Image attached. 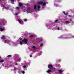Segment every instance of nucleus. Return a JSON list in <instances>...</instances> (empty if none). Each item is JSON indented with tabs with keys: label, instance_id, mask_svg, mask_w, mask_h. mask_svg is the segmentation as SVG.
<instances>
[{
	"label": "nucleus",
	"instance_id": "obj_1",
	"mask_svg": "<svg viewBox=\"0 0 74 74\" xmlns=\"http://www.w3.org/2000/svg\"><path fill=\"white\" fill-rule=\"evenodd\" d=\"M41 8V7L39 5H35L34 6V9L36 10H38L39 11L40 8Z\"/></svg>",
	"mask_w": 74,
	"mask_h": 74
},
{
	"label": "nucleus",
	"instance_id": "obj_2",
	"mask_svg": "<svg viewBox=\"0 0 74 74\" xmlns=\"http://www.w3.org/2000/svg\"><path fill=\"white\" fill-rule=\"evenodd\" d=\"M38 4H42L43 6H45L47 4V3L45 2H43L42 1H40L39 3H38Z\"/></svg>",
	"mask_w": 74,
	"mask_h": 74
},
{
	"label": "nucleus",
	"instance_id": "obj_3",
	"mask_svg": "<svg viewBox=\"0 0 74 74\" xmlns=\"http://www.w3.org/2000/svg\"><path fill=\"white\" fill-rule=\"evenodd\" d=\"M22 42H24L25 44H27V42H28V40L24 38V39L22 40Z\"/></svg>",
	"mask_w": 74,
	"mask_h": 74
},
{
	"label": "nucleus",
	"instance_id": "obj_4",
	"mask_svg": "<svg viewBox=\"0 0 74 74\" xmlns=\"http://www.w3.org/2000/svg\"><path fill=\"white\" fill-rule=\"evenodd\" d=\"M48 67L49 69L50 68V69H52L53 68V66L51 64H49L48 65Z\"/></svg>",
	"mask_w": 74,
	"mask_h": 74
},
{
	"label": "nucleus",
	"instance_id": "obj_5",
	"mask_svg": "<svg viewBox=\"0 0 74 74\" xmlns=\"http://www.w3.org/2000/svg\"><path fill=\"white\" fill-rule=\"evenodd\" d=\"M0 30L1 31L3 32L4 31V30H5V29L4 28H0Z\"/></svg>",
	"mask_w": 74,
	"mask_h": 74
},
{
	"label": "nucleus",
	"instance_id": "obj_6",
	"mask_svg": "<svg viewBox=\"0 0 74 74\" xmlns=\"http://www.w3.org/2000/svg\"><path fill=\"white\" fill-rule=\"evenodd\" d=\"M1 39H5L6 38L4 36H2V37H1Z\"/></svg>",
	"mask_w": 74,
	"mask_h": 74
},
{
	"label": "nucleus",
	"instance_id": "obj_7",
	"mask_svg": "<svg viewBox=\"0 0 74 74\" xmlns=\"http://www.w3.org/2000/svg\"><path fill=\"white\" fill-rule=\"evenodd\" d=\"M51 70L49 69L48 71H47V72L48 73H50V72H51Z\"/></svg>",
	"mask_w": 74,
	"mask_h": 74
},
{
	"label": "nucleus",
	"instance_id": "obj_8",
	"mask_svg": "<svg viewBox=\"0 0 74 74\" xmlns=\"http://www.w3.org/2000/svg\"><path fill=\"white\" fill-rule=\"evenodd\" d=\"M18 5L19 6V7H21L23 5V4L21 3H19Z\"/></svg>",
	"mask_w": 74,
	"mask_h": 74
},
{
	"label": "nucleus",
	"instance_id": "obj_9",
	"mask_svg": "<svg viewBox=\"0 0 74 74\" xmlns=\"http://www.w3.org/2000/svg\"><path fill=\"white\" fill-rule=\"evenodd\" d=\"M63 14H64L65 15H68V13H65V12H64V11L63 12Z\"/></svg>",
	"mask_w": 74,
	"mask_h": 74
},
{
	"label": "nucleus",
	"instance_id": "obj_10",
	"mask_svg": "<svg viewBox=\"0 0 74 74\" xmlns=\"http://www.w3.org/2000/svg\"><path fill=\"white\" fill-rule=\"evenodd\" d=\"M42 39H41L40 38L38 39V41L39 42H41V41H42Z\"/></svg>",
	"mask_w": 74,
	"mask_h": 74
},
{
	"label": "nucleus",
	"instance_id": "obj_11",
	"mask_svg": "<svg viewBox=\"0 0 74 74\" xmlns=\"http://www.w3.org/2000/svg\"><path fill=\"white\" fill-rule=\"evenodd\" d=\"M65 23L66 24H68V23H70V22H69V21H65Z\"/></svg>",
	"mask_w": 74,
	"mask_h": 74
},
{
	"label": "nucleus",
	"instance_id": "obj_12",
	"mask_svg": "<svg viewBox=\"0 0 74 74\" xmlns=\"http://www.w3.org/2000/svg\"><path fill=\"white\" fill-rule=\"evenodd\" d=\"M3 7L5 9H7V8H8L9 7L8 6L4 7V5H3Z\"/></svg>",
	"mask_w": 74,
	"mask_h": 74
},
{
	"label": "nucleus",
	"instance_id": "obj_13",
	"mask_svg": "<svg viewBox=\"0 0 74 74\" xmlns=\"http://www.w3.org/2000/svg\"><path fill=\"white\" fill-rule=\"evenodd\" d=\"M59 72L60 73H62V70H59Z\"/></svg>",
	"mask_w": 74,
	"mask_h": 74
},
{
	"label": "nucleus",
	"instance_id": "obj_14",
	"mask_svg": "<svg viewBox=\"0 0 74 74\" xmlns=\"http://www.w3.org/2000/svg\"><path fill=\"white\" fill-rule=\"evenodd\" d=\"M28 11H29V12H33L32 10H30V9H28Z\"/></svg>",
	"mask_w": 74,
	"mask_h": 74
},
{
	"label": "nucleus",
	"instance_id": "obj_15",
	"mask_svg": "<svg viewBox=\"0 0 74 74\" xmlns=\"http://www.w3.org/2000/svg\"><path fill=\"white\" fill-rule=\"evenodd\" d=\"M11 56H12L11 55H8L7 56V57H8V58H11Z\"/></svg>",
	"mask_w": 74,
	"mask_h": 74
},
{
	"label": "nucleus",
	"instance_id": "obj_16",
	"mask_svg": "<svg viewBox=\"0 0 74 74\" xmlns=\"http://www.w3.org/2000/svg\"><path fill=\"white\" fill-rule=\"evenodd\" d=\"M18 21L19 22V23H22V21H21L19 19H18Z\"/></svg>",
	"mask_w": 74,
	"mask_h": 74
},
{
	"label": "nucleus",
	"instance_id": "obj_17",
	"mask_svg": "<svg viewBox=\"0 0 74 74\" xmlns=\"http://www.w3.org/2000/svg\"><path fill=\"white\" fill-rule=\"evenodd\" d=\"M27 20L26 18H25L24 19V21L25 22H26V21H27Z\"/></svg>",
	"mask_w": 74,
	"mask_h": 74
},
{
	"label": "nucleus",
	"instance_id": "obj_18",
	"mask_svg": "<svg viewBox=\"0 0 74 74\" xmlns=\"http://www.w3.org/2000/svg\"><path fill=\"white\" fill-rule=\"evenodd\" d=\"M21 58H19L18 59V62H21Z\"/></svg>",
	"mask_w": 74,
	"mask_h": 74
},
{
	"label": "nucleus",
	"instance_id": "obj_19",
	"mask_svg": "<svg viewBox=\"0 0 74 74\" xmlns=\"http://www.w3.org/2000/svg\"><path fill=\"white\" fill-rule=\"evenodd\" d=\"M32 48H33V49H36V47L34 46L32 47Z\"/></svg>",
	"mask_w": 74,
	"mask_h": 74
},
{
	"label": "nucleus",
	"instance_id": "obj_20",
	"mask_svg": "<svg viewBox=\"0 0 74 74\" xmlns=\"http://www.w3.org/2000/svg\"><path fill=\"white\" fill-rule=\"evenodd\" d=\"M0 24H2V25H3V22L1 21L0 22Z\"/></svg>",
	"mask_w": 74,
	"mask_h": 74
},
{
	"label": "nucleus",
	"instance_id": "obj_21",
	"mask_svg": "<svg viewBox=\"0 0 74 74\" xmlns=\"http://www.w3.org/2000/svg\"><path fill=\"white\" fill-rule=\"evenodd\" d=\"M58 22V20H56L55 21V23H57V22Z\"/></svg>",
	"mask_w": 74,
	"mask_h": 74
},
{
	"label": "nucleus",
	"instance_id": "obj_22",
	"mask_svg": "<svg viewBox=\"0 0 74 74\" xmlns=\"http://www.w3.org/2000/svg\"><path fill=\"white\" fill-rule=\"evenodd\" d=\"M42 46H43V44L41 43L40 44V47H42Z\"/></svg>",
	"mask_w": 74,
	"mask_h": 74
},
{
	"label": "nucleus",
	"instance_id": "obj_23",
	"mask_svg": "<svg viewBox=\"0 0 74 74\" xmlns=\"http://www.w3.org/2000/svg\"><path fill=\"white\" fill-rule=\"evenodd\" d=\"M20 45H22V42L21 41L20 42Z\"/></svg>",
	"mask_w": 74,
	"mask_h": 74
},
{
	"label": "nucleus",
	"instance_id": "obj_24",
	"mask_svg": "<svg viewBox=\"0 0 74 74\" xmlns=\"http://www.w3.org/2000/svg\"><path fill=\"white\" fill-rule=\"evenodd\" d=\"M3 60H2L0 61V62H3Z\"/></svg>",
	"mask_w": 74,
	"mask_h": 74
},
{
	"label": "nucleus",
	"instance_id": "obj_25",
	"mask_svg": "<svg viewBox=\"0 0 74 74\" xmlns=\"http://www.w3.org/2000/svg\"><path fill=\"white\" fill-rule=\"evenodd\" d=\"M22 73H23V74H24L25 73V71H22Z\"/></svg>",
	"mask_w": 74,
	"mask_h": 74
},
{
	"label": "nucleus",
	"instance_id": "obj_26",
	"mask_svg": "<svg viewBox=\"0 0 74 74\" xmlns=\"http://www.w3.org/2000/svg\"><path fill=\"white\" fill-rule=\"evenodd\" d=\"M26 66H25V65H24V66H23V67L24 68H26Z\"/></svg>",
	"mask_w": 74,
	"mask_h": 74
},
{
	"label": "nucleus",
	"instance_id": "obj_27",
	"mask_svg": "<svg viewBox=\"0 0 74 74\" xmlns=\"http://www.w3.org/2000/svg\"><path fill=\"white\" fill-rule=\"evenodd\" d=\"M33 35H31L30 36V37H33Z\"/></svg>",
	"mask_w": 74,
	"mask_h": 74
},
{
	"label": "nucleus",
	"instance_id": "obj_28",
	"mask_svg": "<svg viewBox=\"0 0 74 74\" xmlns=\"http://www.w3.org/2000/svg\"><path fill=\"white\" fill-rule=\"evenodd\" d=\"M69 17L70 18H71V16H70V15H69Z\"/></svg>",
	"mask_w": 74,
	"mask_h": 74
},
{
	"label": "nucleus",
	"instance_id": "obj_29",
	"mask_svg": "<svg viewBox=\"0 0 74 74\" xmlns=\"http://www.w3.org/2000/svg\"><path fill=\"white\" fill-rule=\"evenodd\" d=\"M58 30H59V27H58Z\"/></svg>",
	"mask_w": 74,
	"mask_h": 74
},
{
	"label": "nucleus",
	"instance_id": "obj_30",
	"mask_svg": "<svg viewBox=\"0 0 74 74\" xmlns=\"http://www.w3.org/2000/svg\"><path fill=\"white\" fill-rule=\"evenodd\" d=\"M18 14L17 13H16L15 14V15H18Z\"/></svg>",
	"mask_w": 74,
	"mask_h": 74
},
{
	"label": "nucleus",
	"instance_id": "obj_31",
	"mask_svg": "<svg viewBox=\"0 0 74 74\" xmlns=\"http://www.w3.org/2000/svg\"><path fill=\"white\" fill-rule=\"evenodd\" d=\"M17 10H19V7H17Z\"/></svg>",
	"mask_w": 74,
	"mask_h": 74
},
{
	"label": "nucleus",
	"instance_id": "obj_32",
	"mask_svg": "<svg viewBox=\"0 0 74 74\" xmlns=\"http://www.w3.org/2000/svg\"><path fill=\"white\" fill-rule=\"evenodd\" d=\"M14 69L15 70H16V68H14Z\"/></svg>",
	"mask_w": 74,
	"mask_h": 74
},
{
	"label": "nucleus",
	"instance_id": "obj_33",
	"mask_svg": "<svg viewBox=\"0 0 74 74\" xmlns=\"http://www.w3.org/2000/svg\"><path fill=\"white\" fill-rule=\"evenodd\" d=\"M30 57H32V55H30Z\"/></svg>",
	"mask_w": 74,
	"mask_h": 74
},
{
	"label": "nucleus",
	"instance_id": "obj_34",
	"mask_svg": "<svg viewBox=\"0 0 74 74\" xmlns=\"http://www.w3.org/2000/svg\"><path fill=\"white\" fill-rule=\"evenodd\" d=\"M15 65H18V64H15Z\"/></svg>",
	"mask_w": 74,
	"mask_h": 74
},
{
	"label": "nucleus",
	"instance_id": "obj_35",
	"mask_svg": "<svg viewBox=\"0 0 74 74\" xmlns=\"http://www.w3.org/2000/svg\"><path fill=\"white\" fill-rule=\"evenodd\" d=\"M54 70H55V68H54Z\"/></svg>",
	"mask_w": 74,
	"mask_h": 74
},
{
	"label": "nucleus",
	"instance_id": "obj_36",
	"mask_svg": "<svg viewBox=\"0 0 74 74\" xmlns=\"http://www.w3.org/2000/svg\"><path fill=\"white\" fill-rule=\"evenodd\" d=\"M70 21H72V20L70 19Z\"/></svg>",
	"mask_w": 74,
	"mask_h": 74
},
{
	"label": "nucleus",
	"instance_id": "obj_37",
	"mask_svg": "<svg viewBox=\"0 0 74 74\" xmlns=\"http://www.w3.org/2000/svg\"><path fill=\"white\" fill-rule=\"evenodd\" d=\"M5 41H7V40H4Z\"/></svg>",
	"mask_w": 74,
	"mask_h": 74
},
{
	"label": "nucleus",
	"instance_id": "obj_38",
	"mask_svg": "<svg viewBox=\"0 0 74 74\" xmlns=\"http://www.w3.org/2000/svg\"><path fill=\"white\" fill-rule=\"evenodd\" d=\"M1 1V0H0V2Z\"/></svg>",
	"mask_w": 74,
	"mask_h": 74
}]
</instances>
